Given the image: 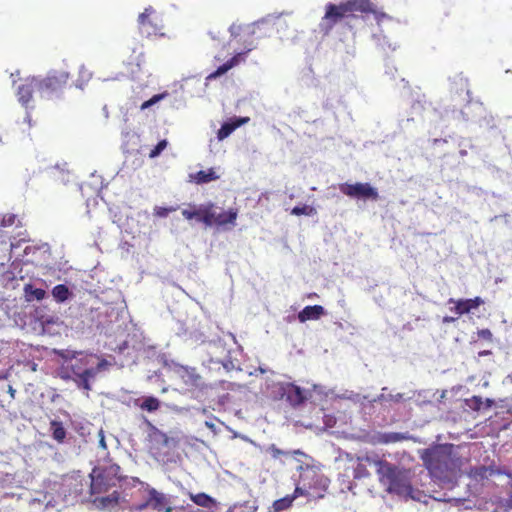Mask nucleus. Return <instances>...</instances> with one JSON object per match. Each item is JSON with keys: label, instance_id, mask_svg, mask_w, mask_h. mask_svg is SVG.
<instances>
[{"label": "nucleus", "instance_id": "obj_1", "mask_svg": "<svg viewBox=\"0 0 512 512\" xmlns=\"http://www.w3.org/2000/svg\"><path fill=\"white\" fill-rule=\"evenodd\" d=\"M359 459L374 467L380 485L388 494L397 495L405 500L422 501V496L425 495L414 488L413 474L409 468L392 463L375 452L366 453Z\"/></svg>", "mask_w": 512, "mask_h": 512}, {"label": "nucleus", "instance_id": "obj_42", "mask_svg": "<svg viewBox=\"0 0 512 512\" xmlns=\"http://www.w3.org/2000/svg\"><path fill=\"white\" fill-rule=\"evenodd\" d=\"M176 325L177 328L175 329V331L178 336L189 335L190 337H195L196 339H199L198 335L196 334V331L190 330L183 321L178 320L176 322Z\"/></svg>", "mask_w": 512, "mask_h": 512}, {"label": "nucleus", "instance_id": "obj_14", "mask_svg": "<svg viewBox=\"0 0 512 512\" xmlns=\"http://www.w3.org/2000/svg\"><path fill=\"white\" fill-rule=\"evenodd\" d=\"M148 503L156 512H172L173 506L170 497L157 489L147 485Z\"/></svg>", "mask_w": 512, "mask_h": 512}, {"label": "nucleus", "instance_id": "obj_57", "mask_svg": "<svg viewBox=\"0 0 512 512\" xmlns=\"http://www.w3.org/2000/svg\"><path fill=\"white\" fill-rule=\"evenodd\" d=\"M371 14L374 15L375 17V20L377 22L378 25L381 24V22L384 20V19H388V20H391L392 17L389 16L387 13L385 12H381V11H377L376 7L374 8V12H371Z\"/></svg>", "mask_w": 512, "mask_h": 512}, {"label": "nucleus", "instance_id": "obj_11", "mask_svg": "<svg viewBox=\"0 0 512 512\" xmlns=\"http://www.w3.org/2000/svg\"><path fill=\"white\" fill-rule=\"evenodd\" d=\"M143 422L148 427V440L151 443V448L160 450L162 448L172 449L178 446L179 439L173 436H168L165 432L157 428L148 418L144 415L141 416Z\"/></svg>", "mask_w": 512, "mask_h": 512}, {"label": "nucleus", "instance_id": "obj_54", "mask_svg": "<svg viewBox=\"0 0 512 512\" xmlns=\"http://www.w3.org/2000/svg\"><path fill=\"white\" fill-rule=\"evenodd\" d=\"M108 366V362L106 360L98 361L95 365L90 363V368L93 370V380L95 379L98 372L104 370Z\"/></svg>", "mask_w": 512, "mask_h": 512}, {"label": "nucleus", "instance_id": "obj_24", "mask_svg": "<svg viewBox=\"0 0 512 512\" xmlns=\"http://www.w3.org/2000/svg\"><path fill=\"white\" fill-rule=\"evenodd\" d=\"M450 80V91L455 94L461 96L463 93H465L467 98H470V90L468 88V80L463 77V75L456 74L454 77L449 78Z\"/></svg>", "mask_w": 512, "mask_h": 512}, {"label": "nucleus", "instance_id": "obj_8", "mask_svg": "<svg viewBox=\"0 0 512 512\" xmlns=\"http://www.w3.org/2000/svg\"><path fill=\"white\" fill-rule=\"evenodd\" d=\"M119 472L120 466L115 463L95 466L89 474L91 494H100L106 492L110 487L116 486L123 479Z\"/></svg>", "mask_w": 512, "mask_h": 512}, {"label": "nucleus", "instance_id": "obj_37", "mask_svg": "<svg viewBox=\"0 0 512 512\" xmlns=\"http://www.w3.org/2000/svg\"><path fill=\"white\" fill-rule=\"evenodd\" d=\"M293 496L286 495L280 499H277L273 502L272 508L273 512H282L292 506Z\"/></svg>", "mask_w": 512, "mask_h": 512}, {"label": "nucleus", "instance_id": "obj_35", "mask_svg": "<svg viewBox=\"0 0 512 512\" xmlns=\"http://www.w3.org/2000/svg\"><path fill=\"white\" fill-rule=\"evenodd\" d=\"M168 96H169V93L167 91L154 94L148 100H145L141 103L140 110H142V111L147 110V109L153 107L154 105L158 104L160 101L164 100Z\"/></svg>", "mask_w": 512, "mask_h": 512}, {"label": "nucleus", "instance_id": "obj_31", "mask_svg": "<svg viewBox=\"0 0 512 512\" xmlns=\"http://www.w3.org/2000/svg\"><path fill=\"white\" fill-rule=\"evenodd\" d=\"M480 128H485L488 131L492 132L494 135L498 134L500 131L497 127L495 118L492 115H487L486 113L482 115L481 118L477 120Z\"/></svg>", "mask_w": 512, "mask_h": 512}, {"label": "nucleus", "instance_id": "obj_27", "mask_svg": "<svg viewBox=\"0 0 512 512\" xmlns=\"http://www.w3.org/2000/svg\"><path fill=\"white\" fill-rule=\"evenodd\" d=\"M240 118H231L224 121L220 128L216 132V137L218 141H223L228 138L239 126V123H236Z\"/></svg>", "mask_w": 512, "mask_h": 512}, {"label": "nucleus", "instance_id": "obj_3", "mask_svg": "<svg viewBox=\"0 0 512 512\" xmlns=\"http://www.w3.org/2000/svg\"><path fill=\"white\" fill-rule=\"evenodd\" d=\"M62 365L59 376L63 380H72L76 386L85 391H90L93 381V370L90 368L92 356L83 351H61Z\"/></svg>", "mask_w": 512, "mask_h": 512}, {"label": "nucleus", "instance_id": "obj_23", "mask_svg": "<svg viewBox=\"0 0 512 512\" xmlns=\"http://www.w3.org/2000/svg\"><path fill=\"white\" fill-rule=\"evenodd\" d=\"M190 181L197 185L208 184L220 178L214 168H208L207 170H199L195 173L189 174Z\"/></svg>", "mask_w": 512, "mask_h": 512}, {"label": "nucleus", "instance_id": "obj_52", "mask_svg": "<svg viewBox=\"0 0 512 512\" xmlns=\"http://www.w3.org/2000/svg\"><path fill=\"white\" fill-rule=\"evenodd\" d=\"M379 400H390V401L399 403V402L405 401L406 399L404 398V394L397 393V394H388L387 396H385L384 394H381L379 397Z\"/></svg>", "mask_w": 512, "mask_h": 512}, {"label": "nucleus", "instance_id": "obj_41", "mask_svg": "<svg viewBox=\"0 0 512 512\" xmlns=\"http://www.w3.org/2000/svg\"><path fill=\"white\" fill-rule=\"evenodd\" d=\"M170 105L172 108L180 110L186 106V100L182 94L175 92L173 95L169 94Z\"/></svg>", "mask_w": 512, "mask_h": 512}, {"label": "nucleus", "instance_id": "obj_59", "mask_svg": "<svg viewBox=\"0 0 512 512\" xmlns=\"http://www.w3.org/2000/svg\"><path fill=\"white\" fill-rule=\"evenodd\" d=\"M147 508H150V504L148 503V492H145V495L143 496V501L135 505V510L142 511Z\"/></svg>", "mask_w": 512, "mask_h": 512}, {"label": "nucleus", "instance_id": "obj_7", "mask_svg": "<svg viewBox=\"0 0 512 512\" xmlns=\"http://www.w3.org/2000/svg\"><path fill=\"white\" fill-rule=\"evenodd\" d=\"M69 77L70 73L67 71L55 69L48 71L46 77L37 84L40 97L50 101L62 100Z\"/></svg>", "mask_w": 512, "mask_h": 512}, {"label": "nucleus", "instance_id": "obj_60", "mask_svg": "<svg viewBox=\"0 0 512 512\" xmlns=\"http://www.w3.org/2000/svg\"><path fill=\"white\" fill-rule=\"evenodd\" d=\"M486 469H488L487 470L488 477H492V476H495V475L506 474L503 470H501L500 468H498V467H496L494 465L486 466Z\"/></svg>", "mask_w": 512, "mask_h": 512}, {"label": "nucleus", "instance_id": "obj_47", "mask_svg": "<svg viewBox=\"0 0 512 512\" xmlns=\"http://www.w3.org/2000/svg\"><path fill=\"white\" fill-rule=\"evenodd\" d=\"M486 466H479L471 469L470 476L473 477L475 480H484L488 479V473H487Z\"/></svg>", "mask_w": 512, "mask_h": 512}, {"label": "nucleus", "instance_id": "obj_53", "mask_svg": "<svg viewBox=\"0 0 512 512\" xmlns=\"http://www.w3.org/2000/svg\"><path fill=\"white\" fill-rule=\"evenodd\" d=\"M154 12L153 8L151 6L145 8L144 12L140 13L138 16V23L140 25H145L146 23H149L148 17L150 14Z\"/></svg>", "mask_w": 512, "mask_h": 512}, {"label": "nucleus", "instance_id": "obj_20", "mask_svg": "<svg viewBox=\"0 0 512 512\" xmlns=\"http://www.w3.org/2000/svg\"><path fill=\"white\" fill-rule=\"evenodd\" d=\"M175 372L183 379L185 384L196 388L203 386L202 377L196 373L195 368L175 364Z\"/></svg>", "mask_w": 512, "mask_h": 512}, {"label": "nucleus", "instance_id": "obj_50", "mask_svg": "<svg viewBox=\"0 0 512 512\" xmlns=\"http://www.w3.org/2000/svg\"><path fill=\"white\" fill-rule=\"evenodd\" d=\"M227 73V71L225 70V67L221 64L220 66H218L216 68V70H214L213 72H211L207 77H206V81H211V80H215L223 75H225Z\"/></svg>", "mask_w": 512, "mask_h": 512}, {"label": "nucleus", "instance_id": "obj_40", "mask_svg": "<svg viewBox=\"0 0 512 512\" xmlns=\"http://www.w3.org/2000/svg\"><path fill=\"white\" fill-rule=\"evenodd\" d=\"M336 397L339 399L350 400L354 403H362V401L366 399L365 396H362L361 394L355 393L350 390H345L344 393L339 394Z\"/></svg>", "mask_w": 512, "mask_h": 512}, {"label": "nucleus", "instance_id": "obj_36", "mask_svg": "<svg viewBox=\"0 0 512 512\" xmlns=\"http://www.w3.org/2000/svg\"><path fill=\"white\" fill-rule=\"evenodd\" d=\"M433 492L435 494L431 495L430 497L433 498L434 500L439 501V502L453 503V505L457 506V507L463 505L464 502L466 501V499H464V498H448L446 492H444V493H440L438 491H433Z\"/></svg>", "mask_w": 512, "mask_h": 512}, {"label": "nucleus", "instance_id": "obj_46", "mask_svg": "<svg viewBox=\"0 0 512 512\" xmlns=\"http://www.w3.org/2000/svg\"><path fill=\"white\" fill-rule=\"evenodd\" d=\"M178 207L174 206H155L154 215L159 218H166L170 213L177 210Z\"/></svg>", "mask_w": 512, "mask_h": 512}, {"label": "nucleus", "instance_id": "obj_26", "mask_svg": "<svg viewBox=\"0 0 512 512\" xmlns=\"http://www.w3.org/2000/svg\"><path fill=\"white\" fill-rule=\"evenodd\" d=\"M190 500L196 504L197 506L207 508L209 510H213L217 508V500L213 498L212 496L208 495L207 493L200 492V493H189Z\"/></svg>", "mask_w": 512, "mask_h": 512}, {"label": "nucleus", "instance_id": "obj_58", "mask_svg": "<svg viewBox=\"0 0 512 512\" xmlns=\"http://www.w3.org/2000/svg\"><path fill=\"white\" fill-rule=\"evenodd\" d=\"M273 458H278L280 455H288V451L279 449L275 444H271L268 448Z\"/></svg>", "mask_w": 512, "mask_h": 512}, {"label": "nucleus", "instance_id": "obj_22", "mask_svg": "<svg viewBox=\"0 0 512 512\" xmlns=\"http://www.w3.org/2000/svg\"><path fill=\"white\" fill-rule=\"evenodd\" d=\"M345 5L348 14H355V12H360L361 14L367 15L371 14V12H374L375 8V4L371 0H346Z\"/></svg>", "mask_w": 512, "mask_h": 512}, {"label": "nucleus", "instance_id": "obj_12", "mask_svg": "<svg viewBox=\"0 0 512 512\" xmlns=\"http://www.w3.org/2000/svg\"><path fill=\"white\" fill-rule=\"evenodd\" d=\"M56 260L47 242L34 240V267L44 270L43 274L55 271Z\"/></svg>", "mask_w": 512, "mask_h": 512}, {"label": "nucleus", "instance_id": "obj_25", "mask_svg": "<svg viewBox=\"0 0 512 512\" xmlns=\"http://www.w3.org/2000/svg\"><path fill=\"white\" fill-rule=\"evenodd\" d=\"M238 216V210L235 208H229L227 210L222 211L221 213H216V217L214 218L215 225L217 227H225L227 225L234 226L236 224Z\"/></svg>", "mask_w": 512, "mask_h": 512}, {"label": "nucleus", "instance_id": "obj_61", "mask_svg": "<svg viewBox=\"0 0 512 512\" xmlns=\"http://www.w3.org/2000/svg\"><path fill=\"white\" fill-rule=\"evenodd\" d=\"M289 454H291L299 462H300V460L297 458V456H302V457H305L306 459L313 460V458L311 456L307 455L305 452H303L300 449L288 451V455Z\"/></svg>", "mask_w": 512, "mask_h": 512}, {"label": "nucleus", "instance_id": "obj_18", "mask_svg": "<svg viewBox=\"0 0 512 512\" xmlns=\"http://www.w3.org/2000/svg\"><path fill=\"white\" fill-rule=\"evenodd\" d=\"M287 402L294 408L300 407L304 405L308 398H309V392L298 385H296L294 382H287Z\"/></svg>", "mask_w": 512, "mask_h": 512}, {"label": "nucleus", "instance_id": "obj_28", "mask_svg": "<svg viewBox=\"0 0 512 512\" xmlns=\"http://www.w3.org/2000/svg\"><path fill=\"white\" fill-rule=\"evenodd\" d=\"M94 502L96 506L100 509H108L115 507L120 502V493L118 491H113L109 495L97 497Z\"/></svg>", "mask_w": 512, "mask_h": 512}, {"label": "nucleus", "instance_id": "obj_56", "mask_svg": "<svg viewBox=\"0 0 512 512\" xmlns=\"http://www.w3.org/2000/svg\"><path fill=\"white\" fill-rule=\"evenodd\" d=\"M477 335L479 338L484 339L488 342L493 341V334L490 329L484 328L477 331Z\"/></svg>", "mask_w": 512, "mask_h": 512}, {"label": "nucleus", "instance_id": "obj_48", "mask_svg": "<svg viewBox=\"0 0 512 512\" xmlns=\"http://www.w3.org/2000/svg\"><path fill=\"white\" fill-rule=\"evenodd\" d=\"M254 49V47H248L247 49H244L243 51L237 53L233 57H231L229 60L234 63V67L237 66L240 62L245 61L248 54Z\"/></svg>", "mask_w": 512, "mask_h": 512}, {"label": "nucleus", "instance_id": "obj_9", "mask_svg": "<svg viewBox=\"0 0 512 512\" xmlns=\"http://www.w3.org/2000/svg\"><path fill=\"white\" fill-rule=\"evenodd\" d=\"M338 188L342 194L354 200L376 202L380 198L378 189L369 182H344Z\"/></svg>", "mask_w": 512, "mask_h": 512}, {"label": "nucleus", "instance_id": "obj_45", "mask_svg": "<svg viewBox=\"0 0 512 512\" xmlns=\"http://www.w3.org/2000/svg\"><path fill=\"white\" fill-rule=\"evenodd\" d=\"M465 405L474 411H480L483 407V399L481 396L474 395L465 399Z\"/></svg>", "mask_w": 512, "mask_h": 512}, {"label": "nucleus", "instance_id": "obj_15", "mask_svg": "<svg viewBox=\"0 0 512 512\" xmlns=\"http://www.w3.org/2000/svg\"><path fill=\"white\" fill-rule=\"evenodd\" d=\"M287 14L286 12H282L279 14H268L256 21H254L251 24L246 25L247 29L252 28L249 31L250 35H255L256 31L255 28L259 29L261 34L258 36V38L267 37L269 36V32L272 30L273 26L275 25L276 20H278L282 15Z\"/></svg>", "mask_w": 512, "mask_h": 512}, {"label": "nucleus", "instance_id": "obj_33", "mask_svg": "<svg viewBox=\"0 0 512 512\" xmlns=\"http://www.w3.org/2000/svg\"><path fill=\"white\" fill-rule=\"evenodd\" d=\"M290 213L294 216H313L316 214V209L311 205L299 203L291 209Z\"/></svg>", "mask_w": 512, "mask_h": 512}, {"label": "nucleus", "instance_id": "obj_17", "mask_svg": "<svg viewBox=\"0 0 512 512\" xmlns=\"http://www.w3.org/2000/svg\"><path fill=\"white\" fill-rule=\"evenodd\" d=\"M76 286L70 282L55 285L51 290L52 302L66 304L75 298Z\"/></svg>", "mask_w": 512, "mask_h": 512}, {"label": "nucleus", "instance_id": "obj_39", "mask_svg": "<svg viewBox=\"0 0 512 512\" xmlns=\"http://www.w3.org/2000/svg\"><path fill=\"white\" fill-rule=\"evenodd\" d=\"M362 456H359L358 458H361ZM359 460V463L356 465V467L353 469V478L354 479H357V480H361L363 478H368L370 477V472L368 471L367 467L365 464H363L362 462L364 460Z\"/></svg>", "mask_w": 512, "mask_h": 512}, {"label": "nucleus", "instance_id": "obj_10", "mask_svg": "<svg viewBox=\"0 0 512 512\" xmlns=\"http://www.w3.org/2000/svg\"><path fill=\"white\" fill-rule=\"evenodd\" d=\"M215 204L207 202L204 204H188L186 208L181 211L182 216L188 220H196L205 225V227H213L215 225L214 218L216 211L214 210Z\"/></svg>", "mask_w": 512, "mask_h": 512}, {"label": "nucleus", "instance_id": "obj_62", "mask_svg": "<svg viewBox=\"0 0 512 512\" xmlns=\"http://www.w3.org/2000/svg\"><path fill=\"white\" fill-rule=\"evenodd\" d=\"M241 31H242V25H236L235 23H233L229 27V32L231 34V37H233V38H236L240 34Z\"/></svg>", "mask_w": 512, "mask_h": 512}, {"label": "nucleus", "instance_id": "obj_51", "mask_svg": "<svg viewBox=\"0 0 512 512\" xmlns=\"http://www.w3.org/2000/svg\"><path fill=\"white\" fill-rule=\"evenodd\" d=\"M211 362H213V363H215V364H220V365H222V366H223V368H224L227 372H229V371H231L232 369H234V368H235L234 363H233L232 359H231L229 356H227V357H226L225 359H223V360H216V361H214L213 359H211Z\"/></svg>", "mask_w": 512, "mask_h": 512}, {"label": "nucleus", "instance_id": "obj_2", "mask_svg": "<svg viewBox=\"0 0 512 512\" xmlns=\"http://www.w3.org/2000/svg\"><path fill=\"white\" fill-rule=\"evenodd\" d=\"M454 449L452 443H433L419 452L432 481L441 489H453L461 476L462 459Z\"/></svg>", "mask_w": 512, "mask_h": 512}, {"label": "nucleus", "instance_id": "obj_6", "mask_svg": "<svg viewBox=\"0 0 512 512\" xmlns=\"http://www.w3.org/2000/svg\"><path fill=\"white\" fill-rule=\"evenodd\" d=\"M105 347L123 356L126 360H131V363L135 364L139 359L142 349L145 348V338L142 333H128L124 338L109 339L105 343Z\"/></svg>", "mask_w": 512, "mask_h": 512}, {"label": "nucleus", "instance_id": "obj_19", "mask_svg": "<svg viewBox=\"0 0 512 512\" xmlns=\"http://www.w3.org/2000/svg\"><path fill=\"white\" fill-rule=\"evenodd\" d=\"M130 403H132L134 407L148 413H154L162 406V401L152 394L131 398Z\"/></svg>", "mask_w": 512, "mask_h": 512}, {"label": "nucleus", "instance_id": "obj_4", "mask_svg": "<svg viewBox=\"0 0 512 512\" xmlns=\"http://www.w3.org/2000/svg\"><path fill=\"white\" fill-rule=\"evenodd\" d=\"M51 292L46 289L34 286V301L40 305H34V332L39 334L50 333L49 326L54 325L59 320L55 308L51 307Z\"/></svg>", "mask_w": 512, "mask_h": 512}, {"label": "nucleus", "instance_id": "obj_38", "mask_svg": "<svg viewBox=\"0 0 512 512\" xmlns=\"http://www.w3.org/2000/svg\"><path fill=\"white\" fill-rule=\"evenodd\" d=\"M17 95L22 105L27 106L32 98V86L30 84L19 86Z\"/></svg>", "mask_w": 512, "mask_h": 512}, {"label": "nucleus", "instance_id": "obj_13", "mask_svg": "<svg viewBox=\"0 0 512 512\" xmlns=\"http://www.w3.org/2000/svg\"><path fill=\"white\" fill-rule=\"evenodd\" d=\"M485 107L483 103L479 100L473 101L470 98H467V103L460 110L453 111V117L457 120H462L464 122H477L479 118L485 114Z\"/></svg>", "mask_w": 512, "mask_h": 512}, {"label": "nucleus", "instance_id": "obj_5", "mask_svg": "<svg viewBox=\"0 0 512 512\" xmlns=\"http://www.w3.org/2000/svg\"><path fill=\"white\" fill-rule=\"evenodd\" d=\"M342 20L352 29L354 26L364 25L365 16L348 14L345 1L339 4L329 2L325 6V14L319 23V32L327 36L335 24Z\"/></svg>", "mask_w": 512, "mask_h": 512}, {"label": "nucleus", "instance_id": "obj_16", "mask_svg": "<svg viewBox=\"0 0 512 512\" xmlns=\"http://www.w3.org/2000/svg\"><path fill=\"white\" fill-rule=\"evenodd\" d=\"M406 440L417 442V437L409 432H376L372 436L373 444H391L398 443Z\"/></svg>", "mask_w": 512, "mask_h": 512}, {"label": "nucleus", "instance_id": "obj_43", "mask_svg": "<svg viewBox=\"0 0 512 512\" xmlns=\"http://www.w3.org/2000/svg\"><path fill=\"white\" fill-rule=\"evenodd\" d=\"M168 141L167 139H161L157 142V144L150 150L149 157L151 159H155L159 157L162 152L167 148Z\"/></svg>", "mask_w": 512, "mask_h": 512}, {"label": "nucleus", "instance_id": "obj_63", "mask_svg": "<svg viewBox=\"0 0 512 512\" xmlns=\"http://www.w3.org/2000/svg\"><path fill=\"white\" fill-rule=\"evenodd\" d=\"M472 147V145L470 144V140H463L459 143V147H460V150H459V153L460 155L463 157L467 154V150H466V147Z\"/></svg>", "mask_w": 512, "mask_h": 512}, {"label": "nucleus", "instance_id": "obj_34", "mask_svg": "<svg viewBox=\"0 0 512 512\" xmlns=\"http://www.w3.org/2000/svg\"><path fill=\"white\" fill-rule=\"evenodd\" d=\"M328 482L329 480L324 477L322 474L318 472H315L309 479L308 483H306V485L309 486V488L311 487H315V488H321L323 490H326L327 487H328Z\"/></svg>", "mask_w": 512, "mask_h": 512}, {"label": "nucleus", "instance_id": "obj_64", "mask_svg": "<svg viewBox=\"0 0 512 512\" xmlns=\"http://www.w3.org/2000/svg\"><path fill=\"white\" fill-rule=\"evenodd\" d=\"M105 315L110 318L115 317V319L117 320L119 316V311L116 310L115 308L108 307L106 308ZM109 321L112 322L113 320L110 319Z\"/></svg>", "mask_w": 512, "mask_h": 512}, {"label": "nucleus", "instance_id": "obj_44", "mask_svg": "<svg viewBox=\"0 0 512 512\" xmlns=\"http://www.w3.org/2000/svg\"><path fill=\"white\" fill-rule=\"evenodd\" d=\"M286 383L287 382H280L278 383L274 390H273V398L275 400H283L285 399L287 401V387H286Z\"/></svg>", "mask_w": 512, "mask_h": 512}, {"label": "nucleus", "instance_id": "obj_32", "mask_svg": "<svg viewBox=\"0 0 512 512\" xmlns=\"http://www.w3.org/2000/svg\"><path fill=\"white\" fill-rule=\"evenodd\" d=\"M448 303H454V306L450 308V311L454 312L457 315H464L471 313L469 309L468 302L466 298H460L455 300L454 298H450Z\"/></svg>", "mask_w": 512, "mask_h": 512}, {"label": "nucleus", "instance_id": "obj_21", "mask_svg": "<svg viewBox=\"0 0 512 512\" xmlns=\"http://www.w3.org/2000/svg\"><path fill=\"white\" fill-rule=\"evenodd\" d=\"M326 314V309L321 305H307L297 314V318L300 323H305L309 320H318Z\"/></svg>", "mask_w": 512, "mask_h": 512}, {"label": "nucleus", "instance_id": "obj_29", "mask_svg": "<svg viewBox=\"0 0 512 512\" xmlns=\"http://www.w3.org/2000/svg\"><path fill=\"white\" fill-rule=\"evenodd\" d=\"M50 431L52 433L53 439L56 440L58 443H63L64 440L66 439L67 431L61 421L51 420Z\"/></svg>", "mask_w": 512, "mask_h": 512}, {"label": "nucleus", "instance_id": "obj_30", "mask_svg": "<svg viewBox=\"0 0 512 512\" xmlns=\"http://www.w3.org/2000/svg\"><path fill=\"white\" fill-rule=\"evenodd\" d=\"M297 471L301 473L300 480L306 485V481L315 473L320 471V467L316 464L303 463L297 467Z\"/></svg>", "mask_w": 512, "mask_h": 512}, {"label": "nucleus", "instance_id": "obj_49", "mask_svg": "<svg viewBox=\"0 0 512 512\" xmlns=\"http://www.w3.org/2000/svg\"><path fill=\"white\" fill-rule=\"evenodd\" d=\"M466 300L471 312L477 310L482 304H484V300L480 296H476L474 298H466Z\"/></svg>", "mask_w": 512, "mask_h": 512}, {"label": "nucleus", "instance_id": "obj_55", "mask_svg": "<svg viewBox=\"0 0 512 512\" xmlns=\"http://www.w3.org/2000/svg\"><path fill=\"white\" fill-rule=\"evenodd\" d=\"M140 355H143L145 358H153L156 355V349L153 345H149L145 343V348L142 349Z\"/></svg>", "mask_w": 512, "mask_h": 512}]
</instances>
